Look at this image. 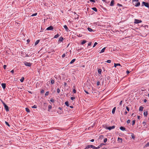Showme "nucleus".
<instances>
[{"label": "nucleus", "mask_w": 149, "mask_h": 149, "mask_svg": "<svg viewBox=\"0 0 149 149\" xmlns=\"http://www.w3.org/2000/svg\"><path fill=\"white\" fill-rule=\"evenodd\" d=\"M139 1V0H132L133 4L136 7H138L140 6V3Z\"/></svg>", "instance_id": "obj_1"}, {"label": "nucleus", "mask_w": 149, "mask_h": 149, "mask_svg": "<svg viewBox=\"0 0 149 149\" xmlns=\"http://www.w3.org/2000/svg\"><path fill=\"white\" fill-rule=\"evenodd\" d=\"M0 100L1 102L3 104V105L4 108L5 109L6 111H9V107L0 98Z\"/></svg>", "instance_id": "obj_2"}, {"label": "nucleus", "mask_w": 149, "mask_h": 149, "mask_svg": "<svg viewBox=\"0 0 149 149\" xmlns=\"http://www.w3.org/2000/svg\"><path fill=\"white\" fill-rule=\"evenodd\" d=\"M144 6L147 8H149V3L148 2L143 1L142 3L141 6Z\"/></svg>", "instance_id": "obj_3"}, {"label": "nucleus", "mask_w": 149, "mask_h": 149, "mask_svg": "<svg viewBox=\"0 0 149 149\" xmlns=\"http://www.w3.org/2000/svg\"><path fill=\"white\" fill-rule=\"evenodd\" d=\"M104 128L105 129H107L109 130H111L112 129H114L115 127L114 126H110L108 127L107 125H105L104 127Z\"/></svg>", "instance_id": "obj_4"}, {"label": "nucleus", "mask_w": 149, "mask_h": 149, "mask_svg": "<svg viewBox=\"0 0 149 149\" xmlns=\"http://www.w3.org/2000/svg\"><path fill=\"white\" fill-rule=\"evenodd\" d=\"M95 146L92 145H88L86 146V148L84 149H88L91 148L93 149H95Z\"/></svg>", "instance_id": "obj_5"}, {"label": "nucleus", "mask_w": 149, "mask_h": 149, "mask_svg": "<svg viewBox=\"0 0 149 149\" xmlns=\"http://www.w3.org/2000/svg\"><path fill=\"white\" fill-rule=\"evenodd\" d=\"M21 55L24 57H28L29 56L24 51H22L21 52Z\"/></svg>", "instance_id": "obj_6"}, {"label": "nucleus", "mask_w": 149, "mask_h": 149, "mask_svg": "<svg viewBox=\"0 0 149 149\" xmlns=\"http://www.w3.org/2000/svg\"><path fill=\"white\" fill-rule=\"evenodd\" d=\"M23 63L25 65L29 67L31 66V65L32 64V63H30L29 62H28L25 61Z\"/></svg>", "instance_id": "obj_7"}, {"label": "nucleus", "mask_w": 149, "mask_h": 149, "mask_svg": "<svg viewBox=\"0 0 149 149\" xmlns=\"http://www.w3.org/2000/svg\"><path fill=\"white\" fill-rule=\"evenodd\" d=\"M142 22V21L141 20L135 19L134 20V23L136 24H139Z\"/></svg>", "instance_id": "obj_8"}, {"label": "nucleus", "mask_w": 149, "mask_h": 149, "mask_svg": "<svg viewBox=\"0 0 149 149\" xmlns=\"http://www.w3.org/2000/svg\"><path fill=\"white\" fill-rule=\"evenodd\" d=\"M53 27L52 26H50L47 27L46 29V30H53Z\"/></svg>", "instance_id": "obj_9"}, {"label": "nucleus", "mask_w": 149, "mask_h": 149, "mask_svg": "<svg viewBox=\"0 0 149 149\" xmlns=\"http://www.w3.org/2000/svg\"><path fill=\"white\" fill-rule=\"evenodd\" d=\"M120 129L122 131H124L126 130V128L123 127L121 126L120 127Z\"/></svg>", "instance_id": "obj_10"}, {"label": "nucleus", "mask_w": 149, "mask_h": 149, "mask_svg": "<svg viewBox=\"0 0 149 149\" xmlns=\"http://www.w3.org/2000/svg\"><path fill=\"white\" fill-rule=\"evenodd\" d=\"M114 0H112L110 4V6H113L114 5Z\"/></svg>", "instance_id": "obj_11"}, {"label": "nucleus", "mask_w": 149, "mask_h": 149, "mask_svg": "<svg viewBox=\"0 0 149 149\" xmlns=\"http://www.w3.org/2000/svg\"><path fill=\"white\" fill-rule=\"evenodd\" d=\"M63 27L65 29V30L67 31H68L69 29H68V27L66 25H64L63 26Z\"/></svg>", "instance_id": "obj_12"}, {"label": "nucleus", "mask_w": 149, "mask_h": 149, "mask_svg": "<svg viewBox=\"0 0 149 149\" xmlns=\"http://www.w3.org/2000/svg\"><path fill=\"white\" fill-rule=\"evenodd\" d=\"M1 86L4 89L6 88V84L5 83H2L1 84Z\"/></svg>", "instance_id": "obj_13"}, {"label": "nucleus", "mask_w": 149, "mask_h": 149, "mask_svg": "<svg viewBox=\"0 0 149 149\" xmlns=\"http://www.w3.org/2000/svg\"><path fill=\"white\" fill-rule=\"evenodd\" d=\"M144 108L142 106H140L139 109V111H143V109Z\"/></svg>", "instance_id": "obj_14"}, {"label": "nucleus", "mask_w": 149, "mask_h": 149, "mask_svg": "<svg viewBox=\"0 0 149 149\" xmlns=\"http://www.w3.org/2000/svg\"><path fill=\"white\" fill-rule=\"evenodd\" d=\"M63 40V38L61 36L60 37L59 40H58V42H62Z\"/></svg>", "instance_id": "obj_15"}, {"label": "nucleus", "mask_w": 149, "mask_h": 149, "mask_svg": "<svg viewBox=\"0 0 149 149\" xmlns=\"http://www.w3.org/2000/svg\"><path fill=\"white\" fill-rule=\"evenodd\" d=\"M105 49H106V47H104V48H103L101 50V51L100 52V53H101L104 52Z\"/></svg>", "instance_id": "obj_16"}, {"label": "nucleus", "mask_w": 149, "mask_h": 149, "mask_svg": "<svg viewBox=\"0 0 149 149\" xmlns=\"http://www.w3.org/2000/svg\"><path fill=\"white\" fill-rule=\"evenodd\" d=\"M105 145V144L103 143H101L100 145L98 146V147L100 148L101 147H102L103 145Z\"/></svg>", "instance_id": "obj_17"}, {"label": "nucleus", "mask_w": 149, "mask_h": 149, "mask_svg": "<svg viewBox=\"0 0 149 149\" xmlns=\"http://www.w3.org/2000/svg\"><path fill=\"white\" fill-rule=\"evenodd\" d=\"M116 109V107H114L113 108L112 110V113L113 114H114L115 113V110Z\"/></svg>", "instance_id": "obj_18"}, {"label": "nucleus", "mask_w": 149, "mask_h": 149, "mask_svg": "<svg viewBox=\"0 0 149 149\" xmlns=\"http://www.w3.org/2000/svg\"><path fill=\"white\" fill-rule=\"evenodd\" d=\"M118 140L119 141V142H120L121 143L122 142L123 139L122 138L118 137Z\"/></svg>", "instance_id": "obj_19"}, {"label": "nucleus", "mask_w": 149, "mask_h": 149, "mask_svg": "<svg viewBox=\"0 0 149 149\" xmlns=\"http://www.w3.org/2000/svg\"><path fill=\"white\" fill-rule=\"evenodd\" d=\"M88 30L90 32H92L93 31V30L91 28L88 27L87 28Z\"/></svg>", "instance_id": "obj_20"}, {"label": "nucleus", "mask_w": 149, "mask_h": 149, "mask_svg": "<svg viewBox=\"0 0 149 149\" xmlns=\"http://www.w3.org/2000/svg\"><path fill=\"white\" fill-rule=\"evenodd\" d=\"M40 40H38L35 42V45H37L40 42Z\"/></svg>", "instance_id": "obj_21"}, {"label": "nucleus", "mask_w": 149, "mask_h": 149, "mask_svg": "<svg viewBox=\"0 0 149 149\" xmlns=\"http://www.w3.org/2000/svg\"><path fill=\"white\" fill-rule=\"evenodd\" d=\"M117 66H121V65L120 63H114V67H116Z\"/></svg>", "instance_id": "obj_22"}, {"label": "nucleus", "mask_w": 149, "mask_h": 149, "mask_svg": "<svg viewBox=\"0 0 149 149\" xmlns=\"http://www.w3.org/2000/svg\"><path fill=\"white\" fill-rule=\"evenodd\" d=\"M24 77H22L21 79H20V81L21 82H23V81H24Z\"/></svg>", "instance_id": "obj_23"}, {"label": "nucleus", "mask_w": 149, "mask_h": 149, "mask_svg": "<svg viewBox=\"0 0 149 149\" xmlns=\"http://www.w3.org/2000/svg\"><path fill=\"white\" fill-rule=\"evenodd\" d=\"M92 9L94 11H95V12H97V8L96 7H93L92 8Z\"/></svg>", "instance_id": "obj_24"}, {"label": "nucleus", "mask_w": 149, "mask_h": 149, "mask_svg": "<svg viewBox=\"0 0 149 149\" xmlns=\"http://www.w3.org/2000/svg\"><path fill=\"white\" fill-rule=\"evenodd\" d=\"M148 111H146L144 112L143 114L146 117L148 115Z\"/></svg>", "instance_id": "obj_25"}, {"label": "nucleus", "mask_w": 149, "mask_h": 149, "mask_svg": "<svg viewBox=\"0 0 149 149\" xmlns=\"http://www.w3.org/2000/svg\"><path fill=\"white\" fill-rule=\"evenodd\" d=\"M76 60V59H73L71 61V62H70V64H72V63H73L74 62H75V61Z\"/></svg>", "instance_id": "obj_26"}, {"label": "nucleus", "mask_w": 149, "mask_h": 149, "mask_svg": "<svg viewBox=\"0 0 149 149\" xmlns=\"http://www.w3.org/2000/svg\"><path fill=\"white\" fill-rule=\"evenodd\" d=\"M86 42V40H83L82 42H81V45H84Z\"/></svg>", "instance_id": "obj_27"}, {"label": "nucleus", "mask_w": 149, "mask_h": 149, "mask_svg": "<svg viewBox=\"0 0 149 149\" xmlns=\"http://www.w3.org/2000/svg\"><path fill=\"white\" fill-rule=\"evenodd\" d=\"M102 70L101 69H99L98 70V72L99 74H101L102 72Z\"/></svg>", "instance_id": "obj_28"}, {"label": "nucleus", "mask_w": 149, "mask_h": 149, "mask_svg": "<svg viewBox=\"0 0 149 149\" xmlns=\"http://www.w3.org/2000/svg\"><path fill=\"white\" fill-rule=\"evenodd\" d=\"M65 105L67 107L69 106V104L68 103V101H66L65 102Z\"/></svg>", "instance_id": "obj_29"}, {"label": "nucleus", "mask_w": 149, "mask_h": 149, "mask_svg": "<svg viewBox=\"0 0 149 149\" xmlns=\"http://www.w3.org/2000/svg\"><path fill=\"white\" fill-rule=\"evenodd\" d=\"M5 123L6 124V125H7V126H8V127H10V125L7 121H5Z\"/></svg>", "instance_id": "obj_30"}, {"label": "nucleus", "mask_w": 149, "mask_h": 149, "mask_svg": "<svg viewBox=\"0 0 149 149\" xmlns=\"http://www.w3.org/2000/svg\"><path fill=\"white\" fill-rule=\"evenodd\" d=\"M25 109H26V112H30V110L29 108H25Z\"/></svg>", "instance_id": "obj_31"}, {"label": "nucleus", "mask_w": 149, "mask_h": 149, "mask_svg": "<svg viewBox=\"0 0 149 149\" xmlns=\"http://www.w3.org/2000/svg\"><path fill=\"white\" fill-rule=\"evenodd\" d=\"M67 53H67V52H66V54H65V53H64V54H63L62 55V58H64L66 54H67Z\"/></svg>", "instance_id": "obj_32"}, {"label": "nucleus", "mask_w": 149, "mask_h": 149, "mask_svg": "<svg viewBox=\"0 0 149 149\" xmlns=\"http://www.w3.org/2000/svg\"><path fill=\"white\" fill-rule=\"evenodd\" d=\"M60 36V35L58 34H57L56 35H55L54 38H57L58 37Z\"/></svg>", "instance_id": "obj_33"}, {"label": "nucleus", "mask_w": 149, "mask_h": 149, "mask_svg": "<svg viewBox=\"0 0 149 149\" xmlns=\"http://www.w3.org/2000/svg\"><path fill=\"white\" fill-rule=\"evenodd\" d=\"M52 108V106L51 105H49L48 106V111H49V110L51 109Z\"/></svg>", "instance_id": "obj_34"}, {"label": "nucleus", "mask_w": 149, "mask_h": 149, "mask_svg": "<svg viewBox=\"0 0 149 149\" xmlns=\"http://www.w3.org/2000/svg\"><path fill=\"white\" fill-rule=\"evenodd\" d=\"M110 78V77L109 76H108L107 77L105 78V80L107 81V80L109 79Z\"/></svg>", "instance_id": "obj_35"}, {"label": "nucleus", "mask_w": 149, "mask_h": 149, "mask_svg": "<svg viewBox=\"0 0 149 149\" xmlns=\"http://www.w3.org/2000/svg\"><path fill=\"white\" fill-rule=\"evenodd\" d=\"M37 13H34V14H33L32 15H31V16H36L37 15Z\"/></svg>", "instance_id": "obj_36"}, {"label": "nucleus", "mask_w": 149, "mask_h": 149, "mask_svg": "<svg viewBox=\"0 0 149 149\" xmlns=\"http://www.w3.org/2000/svg\"><path fill=\"white\" fill-rule=\"evenodd\" d=\"M149 146V142L147 143L145 145V147H147Z\"/></svg>", "instance_id": "obj_37"}, {"label": "nucleus", "mask_w": 149, "mask_h": 149, "mask_svg": "<svg viewBox=\"0 0 149 149\" xmlns=\"http://www.w3.org/2000/svg\"><path fill=\"white\" fill-rule=\"evenodd\" d=\"M54 83V81L53 79H52L51 81V84H53Z\"/></svg>", "instance_id": "obj_38"}, {"label": "nucleus", "mask_w": 149, "mask_h": 149, "mask_svg": "<svg viewBox=\"0 0 149 149\" xmlns=\"http://www.w3.org/2000/svg\"><path fill=\"white\" fill-rule=\"evenodd\" d=\"M131 136L132 138L133 139H134L135 138V137L134 136V135L133 134Z\"/></svg>", "instance_id": "obj_39"}, {"label": "nucleus", "mask_w": 149, "mask_h": 149, "mask_svg": "<svg viewBox=\"0 0 149 149\" xmlns=\"http://www.w3.org/2000/svg\"><path fill=\"white\" fill-rule=\"evenodd\" d=\"M107 141V138H105L104 140V143H106Z\"/></svg>", "instance_id": "obj_40"}, {"label": "nucleus", "mask_w": 149, "mask_h": 149, "mask_svg": "<svg viewBox=\"0 0 149 149\" xmlns=\"http://www.w3.org/2000/svg\"><path fill=\"white\" fill-rule=\"evenodd\" d=\"M135 123V120H133L132 121V125H134Z\"/></svg>", "instance_id": "obj_41"}, {"label": "nucleus", "mask_w": 149, "mask_h": 149, "mask_svg": "<svg viewBox=\"0 0 149 149\" xmlns=\"http://www.w3.org/2000/svg\"><path fill=\"white\" fill-rule=\"evenodd\" d=\"M49 91H47L46 92V93H45V96L48 95L49 94Z\"/></svg>", "instance_id": "obj_42"}, {"label": "nucleus", "mask_w": 149, "mask_h": 149, "mask_svg": "<svg viewBox=\"0 0 149 149\" xmlns=\"http://www.w3.org/2000/svg\"><path fill=\"white\" fill-rule=\"evenodd\" d=\"M50 101L52 102H54V100L52 98H51L50 99Z\"/></svg>", "instance_id": "obj_43"}, {"label": "nucleus", "mask_w": 149, "mask_h": 149, "mask_svg": "<svg viewBox=\"0 0 149 149\" xmlns=\"http://www.w3.org/2000/svg\"><path fill=\"white\" fill-rule=\"evenodd\" d=\"M32 108H37V106L36 105H34L32 107Z\"/></svg>", "instance_id": "obj_44"}, {"label": "nucleus", "mask_w": 149, "mask_h": 149, "mask_svg": "<svg viewBox=\"0 0 149 149\" xmlns=\"http://www.w3.org/2000/svg\"><path fill=\"white\" fill-rule=\"evenodd\" d=\"M106 62L108 63H110L111 62V60H107L106 61Z\"/></svg>", "instance_id": "obj_45"}, {"label": "nucleus", "mask_w": 149, "mask_h": 149, "mask_svg": "<svg viewBox=\"0 0 149 149\" xmlns=\"http://www.w3.org/2000/svg\"><path fill=\"white\" fill-rule=\"evenodd\" d=\"M97 44V42H95L94 44V45L93 46V47H95V46Z\"/></svg>", "instance_id": "obj_46"}, {"label": "nucleus", "mask_w": 149, "mask_h": 149, "mask_svg": "<svg viewBox=\"0 0 149 149\" xmlns=\"http://www.w3.org/2000/svg\"><path fill=\"white\" fill-rule=\"evenodd\" d=\"M104 136L102 135H100L99 136V138L100 139H102L103 138Z\"/></svg>", "instance_id": "obj_47"}, {"label": "nucleus", "mask_w": 149, "mask_h": 149, "mask_svg": "<svg viewBox=\"0 0 149 149\" xmlns=\"http://www.w3.org/2000/svg\"><path fill=\"white\" fill-rule=\"evenodd\" d=\"M126 109L128 111H130V109L127 106L126 107Z\"/></svg>", "instance_id": "obj_48"}, {"label": "nucleus", "mask_w": 149, "mask_h": 149, "mask_svg": "<svg viewBox=\"0 0 149 149\" xmlns=\"http://www.w3.org/2000/svg\"><path fill=\"white\" fill-rule=\"evenodd\" d=\"M75 99V97H71V99L72 100H73Z\"/></svg>", "instance_id": "obj_49"}, {"label": "nucleus", "mask_w": 149, "mask_h": 149, "mask_svg": "<svg viewBox=\"0 0 149 149\" xmlns=\"http://www.w3.org/2000/svg\"><path fill=\"white\" fill-rule=\"evenodd\" d=\"M60 90L59 88H58L57 89V92L58 93H59L60 92Z\"/></svg>", "instance_id": "obj_50"}, {"label": "nucleus", "mask_w": 149, "mask_h": 149, "mask_svg": "<svg viewBox=\"0 0 149 149\" xmlns=\"http://www.w3.org/2000/svg\"><path fill=\"white\" fill-rule=\"evenodd\" d=\"M97 86H99L100 85V82L99 81H97Z\"/></svg>", "instance_id": "obj_51"}, {"label": "nucleus", "mask_w": 149, "mask_h": 149, "mask_svg": "<svg viewBox=\"0 0 149 149\" xmlns=\"http://www.w3.org/2000/svg\"><path fill=\"white\" fill-rule=\"evenodd\" d=\"M130 122V120H127V123H129Z\"/></svg>", "instance_id": "obj_52"}, {"label": "nucleus", "mask_w": 149, "mask_h": 149, "mask_svg": "<svg viewBox=\"0 0 149 149\" xmlns=\"http://www.w3.org/2000/svg\"><path fill=\"white\" fill-rule=\"evenodd\" d=\"M91 42H89L88 44V46H91Z\"/></svg>", "instance_id": "obj_53"}, {"label": "nucleus", "mask_w": 149, "mask_h": 149, "mask_svg": "<svg viewBox=\"0 0 149 149\" xmlns=\"http://www.w3.org/2000/svg\"><path fill=\"white\" fill-rule=\"evenodd\" d=\"M44 91L43 89L41 91L40 93H44Z\"/></svg>", "instance_id": "obj_54"}, {"label": "nucleus", "mask_w": 149, "mask_h": 149, "mask_svg": "<svg viewBox=\"0 0 149 149\" xmlns=\"http://www.w3.org/2000/svg\"><path fill=\"white\" fill-rule=\"evenodd\" d=\"M73 93H76V90L75 89H73Z\"/></svg>", "instance_id": "obj_55"}, {"label": "nucleus", "mask_w": 149, "mask_h": 149, "mask_svg": "<svg viewBox=\"0 0 149 149\" xmlns=\"http://www.w3.org/2000/svg\"><path fill=\"white\" fill-rule=\"evenodd\" d=\"M7 66L6 65H4L3 66V68L4 69H6V67Z\"/></svg>", "instance_id": "obj_56"}, {"label": "nucleus", "mask_w": 149, "mask_h": 149, "mask_svg": "<svg viewBox=\"0 0 149 149\" xmlns=\"http://www.w3.org/2000/svg\"><path fill=\"white\" fill-rule=\"evenodd\" d=\"M84 91L87 94H89V93L88 92H87V91H86L84 90Z\"/></svg>", "instance_id": "obj_57"}, {"label": "nucleus", "mask_w": 149, "mask_h": 149, "mask_svg": "<svg viewBox=\"0 0 149 149\" xmlns=\"http://www.w3.org/2000/svg\"><path fill=\"white\" fill-rule=\"evenodd\" d=\"M143 124L144 125V126H145V125L146 124V122H143Z\"/></svg>", "instance_id": "obj_58"}, {"label": "nucleus", "mask_w": 149, "mask_h": 149, "mask_svg": "<svg viewBox=\"0 0 149 149\" xmlns=\"http://www.w3.org/2000/svg\"><path fill=\"white\" fill-rule=\"evenodd\" d=\"M130 73V72L128 70H127V71H126V73L127 74H128L129 73Z\"/></svg>", "instance_id": "obj_59"}, {"label": "nucleus", "mask_w": 149, "mask_h": 149, "mask_svg": "<svg viewBox=\"0 0 149 149\" xmlns=\"http://www.w3.org/2000/svg\"><path fill=\"white\" fill-rule=\"evenodd\" d=\"M94 141V139H92L91 140H90V141L91 142H93Z\"/></svg>", "instance_id": "obj_60"}, {"label": "nucleus", "mask_w": 149, "mask_h": 149, "mask_svg": "<svg viewBox=\"0 0 149 149\" xmlns=\"http://www.w3.org/2000/svg\"><path fill=\"white\" fill-rule=\"evenodd\" d=\"M66 85H67V83H66V82H64V86H66Z\"/></svg>", "instance_id": "obj_61"}, {"label": "nucleus", "mask_w": 149, "mask_h": 149, "mask_svg": "<svg viewBox=\"0 0 149 149\" xmlns=\"http://www.w3.org/2000/svg\"><path fill=\"white\" fill-rule=\"evenodd\" d=\"M147 100H146V99H145L144 100V102L146 103V102H147Z\"/></svg>", "instance_id": "obj_62"}, {"label": "nucleus", "mask_w": 149, "mask_h": 149, "mask_svg": "<svg viewBox=\"0 0 149 149\" xmlns=\"http://www.w3.org/2000/svg\"><path fill=\"white\" fill-rule=\"evenodd\" d=\"M118 5L120 6H122V5H121V4H120L119 3H118Z\"/></svg>", "instance_id": "obj_63"}, {"label": "nucleus", "mask_w": 149, "mask_h": 149, "mask_svg": "<svg viewBox=\"0 0 149 149\" xmlns=\"http://www.w3.org/2000/svg\"><path fill=\"white\" fill-rule=\"evenodd\" d=\"M99 149V148L98 146L97 147H95V149Z\"/></svg>", "instance_id": "obj_64"}]
</instances>
